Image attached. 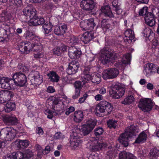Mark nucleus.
<instances>
[{
  "label": "nucleus",
  "mask_w": 159,
  "mask_h": 159,
  "mask_svg": "<svg viewBox=\"0 0 159 159\" xmlns=\"http://www.w3.org/2000/svg\"><path fill=\"white\" fill-rule=\"evenodd\" d=\"M43 44L37 43L32 45L30 43H23L19 45L18 49L20 51L24 53H28L33 49L34 51L39 52L43 48Z\"/></svg>",
  "instance_id": "nucleus-2"
},
{
  "label": "nucleus",
  "mask_w": 159,
  "mask_h": 159,
  "mask_svg": "<svg viewBox=\"0 0 159 159\" xmlns=\"http://www.w3.org/2000/svg\"><path fill=\"white\" fill-rule=\"evenodd\" d=\"M96 4L93 0H83L80 4L81 7L86 11H90L93 9Z\"/></svg>",
  "instance_id": "nucleus-13"
},
{
  "label": "nucleus",
  "mask_w": 159,
  "mask_h": 159,
  "mask_svg": "<svg viewBox=\"0 0 159 159\" xmlns=\"http://www.w3.org/2000/svg\"><path fill=\"white\" fill-rule=\"evenodd\" d=\"M147 139L146 134L143 131L140 133L134 142V143H140L144 142Z\"/></svg>",
  "instance_id": "nucleus-29"
},
{
  "label": "nucleus",
  "mask_w": 159,
  "mask_h": 159,
  "mask_svg": "<svg viewBox=\"0 0 159 159\" xmlns=\"http://www.w3.org/2000/svg\"><path fill=\"white\" fill-rule=\"evenodd\" d=\"M134 99L133 96L131 95L128 96L124 99V100L122 102V104L125 105L129 104L134 101Z\"/></svg>",
  "instance_id": "nucleus-42"
},
{
  "label": "nucleus",
  "mask_w": 159,
  "mask_h": 159,
  "mask_svg": "<svg viewBox=\"0 0 159 159\" xmlns=\"http://www.w3.org/2000/svg\"><path fill=\"white\" fill-rule=\"evenodd\" d=\"M79 63L75 61H72L69 64L66 70L67 73L71 75L76 73L79 67Z\"/></svg>",
  "instance_id": "nucleus-14"
},
{
  "label": "nucleus",
  "mask_w": 159,
  "mask_h": 159,
  "mask_svg": "<svg viewBox=\"0 0 159 159\" xmlns=\"http://www.w3.org/2000/svg\"><path fill=\"white\" fill-rule=\"evenodd\" d=\"M25 158H29L31 157L33 155V153L29 149L26 150L24 153Z\"/></svg>",
  "instance_id": "nucleus-53"
},
{
  "label": "nucleus",
  "mask_w": 159,
  "mask_h": 159,
  "mask_svg": "<svg viewBox=\"0 0 159 159\" xmlns=\"http://www.w3.org/2000/svg\"><path fill=\"white\" fill-rule=\"evenodd\" d=\"M34 34L32 32L29 30H27L24 33V36L27 39H31L34 37Z\"/></svg>",
  "instance_id": "nucleus-45"
},
{
  "label": "nucleus",
  "mask_w": 159,
  "mask_h": 159,
  "mask_svg": "<svg viewBox=\"0 0 159 159\" xmlns=\"http://www.w3.org/2000/svg\"><path fill=\"white\" fill-rule=\"evenodd\" d=\"M60 49V51H61V54L66 52L67 49V47L64 44L62 45L61 46L58 47Z\"/></svg>",
  "instance_id": "nucleus-62"
},
{
  "label": "nucleus",
  "mask_w": 159,
  "mask_h": 159,
  "mask_svg": "<svg viewBox=\"0 0 159 159\" xmlns=\"http://www.w3.org/2000/svg\"><path fill=\"white\" fill-rule=\"evenodd\" d=\"M139 132L138 127L131 125L128 127L125 131L120 134L118 139V140L125 147L129 144L128 140L133 136H136Z\"/></svg>",
  "instance_id": "nucleus-1"
},
{
  "label": "nucleus",
  "mask_w": 159,
  "mask_h": 159,
  "mask_svg": "<svg viewBox=\"0 0 159 159\" xmlns=\"http://www.w3.org/2000/svg\"><path fill=\"white\" fill-rule=\"evenodd\" d=\"M18 68H20V70L23 72H22L25 74L27 73L29 71V68L24 66H21L20 67L19 66Z\"/></svg>",
  "instance_id": "nucleus-60"
},
{
  "label": "nucleus",
  "mask_w": 159,
  "mask_h": 159,
  "mask_svg": "<svg viewBox=\"0 0 159 159\" xmlns=\"http://www.w3.org/2000/svg\"><path fill=\"white\" fill-rule=\"evenodd\" d=\"M156 70L155 65L152 63H148L144 66V73L148 77L153 75Z\"/></svg>",
  "instance_id": "nucleus-15"
},
{
  "label": "nucleus",
  "mask_w": 159,
  "mask_h": 159,
  "mask_svg": "<svg viewBox=\"0 0 159 159\" xmlns=\"http://www.w3.org/2000/svg\"><path fill=\"white\" fill-rule=\"evenodd\" d=\"M11 17V14L9 13H6L5 11L0 15V35H7V30L4 29L5 26L7 28H9V26L4 22L8 21Z\"/></svg>",
  "instance_id": "nucleus-8"
},
{
  "label": "nucleus",
  "mask_w": 159,
  "mask_h": 159,
  "mask_svg": "<svg viewBox=\"0 0 159 159\" xmlns=\"http://www.w3.org/2000/svg\"><path fill=\"white\" fill-rule=\"evenodd\" d=\"M30 143L27 140H19L17 141V147L19 148H27Z\"/></svg>",
  "instance_id": "nucleus-33"
},
{
  "label": "nucleus",
  "mask_w": 159,
  "mask_h": 159,
  "mask_svg": "<svg viewBox=\"0 0 159 159\" xmlns=\"http://www.w3.org/2000/svg\"><path fill=\"white\" fill-rule=\"evenodd\" d=\"M12 77L16 88V86L20 87L25 86L27 82L26 75L21 71L15 72L13 74Z\"/></svg>",
  "instance_id": "nucleus-6"
},
{
  "label": "nucleus",
  "mask_w": 159,
  "mask_h": 159,
  "mask_svg": "<svg viewBox=\"0 0 159 159\" xmlns=\"http://www.w3.org/2000/svg\"><path fill=\"white\" fill-rule=\"evenodd\" d=\"M125 89L119 83L113 84L111 86L110 94L112 98L118 99L122 97L124 94Z\"/></svg>",
  "instance_id": "nucleus-4"
},
{
  "label": "nucleus",
  "mask_w": 159,
  "mask_h": 159,
  "mask_svg": "<svg viewBox=\"0 0 159 159\" xmlns=\"http://www.w3.org/2000/svg\"><path fill=\"white\" fill-rule=\"evenodd\" d=\"M159 155V149L154 148L151 149L149 152V157L151 159H157Z\"/></svg>",
  "instance_id": "nucleus-32"
},
{
  "label": "nucleus",
  "mask_w": 159,
  "mask_h": 159,
  "mask_svg": "<svg viewBox=\"0 0 159 159\" xmlns=\"http://www.w3.org/2000/svg\"><path fill=\"white\" fill-rule=\"evenodd\" d=\"M107 146V144L106 142L99 140L97 142V144L93 146L92 148L93 151H95L105 149Z\"/></svg>",
  "instance_id": "nucleus-24"
},
{
  "label": "nucleus",
  "mask_w": 159,
  "mask_h": 159,
  "mask_svg": "<svg viewBox=\"0 0 159 159\" xmlns=\"http://www.w3.org/2000/svg\"><path fill=\"white\" fill-rule=\"evenodd\" d=\"M83 72L84 75H90L91 76L93 74L90 67L89 66L85 67Z\"/></svg>",
  "instance_id": "nucleus-55"
},
{
  "label": "nucleus",
  "mask_w": 159,
  "mask_h": 159,
  "mask_svg": "<svg viewBox=\"0 0 159 159\" xmlns=\"http://www.w3.org/2000/svg\"><path fill=\"white\" fill-rule=\"evenodd\" d=\"M68 39L69 43H71V45L78 44L79 42L78 38L73 35H69L68 37Z\"/></svg>",
  "instance_id": "nucleus-36"
},
{
  "label": "nucleus",
  "mask_w": 159,
  "mask_h": 159,
  "mask_svg": "<svg viewBox=\"0 0 159 159\" xmlns=\"http://www.w3.org/2000/svg\"><path fill=\"white\" fill-rule=\"evenodd\" d=\"M31 84L35 86L40 84L43 82V76L40 75L38 71H33L28 76Z\"/></svg>",
  "instance_id": "nucleus-9"
},
{
  "label": "nucleus",
  "mask_w": 159,
  "mask_h": 159,
  "mask_svg": "<svg viewBox=\"0 0 159 159\" xmlns=\"http://www.w3.org/2000/svg\"><path fill=\"white\" fill-rule=\"evenodd\" d=\"M7 90H2L0 91V103H4L3 98Z\"/></svg>",
  "instance_id": "nucleus-57"
},
{
  "label": "nucleus",
  "mask_w": 159,
  "mask_h": 159,
  "mask_svg": "<svg viewBox=\"0 0 159 159\" xmlns=\"http://www.w3.org/2000/svg\"><path fill=\"white\" fill-rule=\"evenodd\" d=\"M9 2L11 5H14L17 7L22 3L21 0H9Z\"/></svg>",
  "instance_id": "nucleus-51"
},
{
  "label": "nucleus",
  "mask_w": 159,
  "mask_h": 159,
  "mask_svg": "<svg viewBox=\"0 0 159 159\" xmlns=\"http://www.w3.org/2000/svg\"><path fill=\"white\" fill-rule=\"evenodd\" d=\"M111 79L115 78L119 74V70L116 68L108 69Z\"/></svg>",
  "instance_id": "nucleus-41"
},
{
  "label": "nucleus",
  "mask_w": 159,
  "mask_h": 159,
  "mask_svg": "<svg viewBox=\"0 0 159 159\" xmlns=\"http://www.w3.org/2000/svg\"><path fill=\"white\" fill-rule=\"evenodd\" d=\"M43 32L45 34H48L52 30L53 25L50 22H46L42 26Z\"/></svg>",
  "instance_id": "nucleus-31"
},
{
  "label": "nucleus",
  "mask_w": 159,
  "mask_h": 159,
  "mask_svg": "<svg viewBox=\"0 0 159 159\" xmlns=\"http://www.w3.org/2000/svg\"><path fill=\"white\" fill-rule=\"evenodd\" d=\"M100 61L103 64H106L113 61L117 58V54L112 52L106 48H103L101 51Z\"/></svg>",
  "instance_id": "nucleus-3"
},
{
  "label": "nucleus",
  "mask_w": 159,
  "mask_h": 159,
  "mask_svg": "<svg viewBox=\"0 0 159 159\" xmlns=\"http://www.w3.org/2000/svg\"><path fill=\"white\" fill-rule=\"evenodd\" d=\"M124 34L126 37L130 38L131 39H134V33L133 31L130 29L127 30L125 32Z\"/></svg>",
  "instance_id": "nucleus-43"
},
{
  "label": "nucleus",
  "mask_w": 159,
  "mask_h": 159,
  "mask_svg": "<svg viewBox=\"0 0 159 159\" xmlns=\"http://www.w3.org/2000/svg\"><path fill=\"white\" fill-rule=\"evenodd\" d=\"M91 76L92 78L91 80L93 83L97 84L100 83L101 80L100 74L97 73H93Z\"/></svg>",
  "instance_id": "nucleus-38"
},
{
  "label": "nucleus",
  "mask_w": 159,
  "mask_h": 159,
  "mask_svg": "<svg viewBox=\"0 0 159 159\" xmlns=\"http://www.w3.org/2000/svg\"><path fill=\"white\" fill-rule=\"evenodd\" d=\"M45 22V20L43 18L38 17L36 15L34 19L30 20L29 24L30 25L35 26L44 25Z\"/></svg>",
  "instance_id": "nucleus-21"
},
{
  "label": "nucleus",
  "mask_w": 159,
  "mask_h": 159,
  "mask_svg": "<svg viewBox=\"0 0 159 159\" xmlns=\"http://www.w3.org/2000/svg\"><path fill=\"white\" fill-rule=\"evenodd\" d=\"M47 76L50 81L52 82L57 83L59 81L60 77L55 71H49L48 74Z\"/></svg>",
  "instance_id": "nucleus-27"
},
{
  "label": "nucleus",
  "mask_w": 159,
  "mask_h": 159,
  "mask_svg": "<svg viewBox=\"0 0 159 159\" xmlns=\"http://www.w3.org/2000/svg\"><path fill=\"white\" fill-rule=\"evenodd\" d=\"M151 30L149 28H146L143 30L142 32L143 34V36L145 37H149L151 34Z\"/></svg>",
  "instance_id": "nucleus-52"
},
{
  "label": "nucleus",
  "mask_w": 159,
  "mask_h": 159,
  "mask_svg": "<svg viewBox=\"0 0 159 159\" xmlns=\"http://www.w3.org/2000/svg\"><path fill=\"white\" fill-rule=\"evenodd\" d=\"M80 91L77 89L75 90V93L72 96V98L73 99H76L78 98L80 96Z\"/></svg>",
  "instance_id": "nucleus-63"
},
{
  "label": "nucleus",
  "mask_w": 159,
  "mask_h": 159,
  "mask_svg": "<svg viewBox=\"0 0 159 159\" xmlns=\"http://www.w3.org/2000/svg\"><path fill=\"white\" fill-rule=\"evenodd\" d=\"M95 25L94 20L93 18L82 21L80 23V27L83 30H91L93 29Z\"/></svg>",
  "instance_id": "nucleus-12"
},
{
  "label": "nucleus",
  "mask_w": 159,
  "mask_h": 159,
  "mask_svg": "<svg viewBox=\"0 0 159 159\" xmlns=\"http://www.w3.org/2000/svg\"><path fill=\"white\" fill-rule=\"evenodd\" d=\"M153 105L150 99L145 98L140 100L139 107L144 112H148L152 110Z\"/></svg>",
  "instance_id": "nucleus-10"
},
{
  "label": "nucleus",
  "mask_w": 159,
  "mask_h": 159,
  "mask_svg": "<svg viewBox=\"0 0 159 159\" xmlns=\"http://www.w3.org/2000/svg\"><path fill=\"white\" fill-rule=\"evenodd\" d=\"M84 118L83 112L80 110L76 111L74 114L73 120L76 123H80L83 120Z\"/></svg>",
  "instance_id": "nucleus-26"
},
{
  "label": "nucleus",
  "mask_w": 159,
  "mask_h": 159,
  "mask_svg": "<svg viewBox=\"0 0 159 159\" xmlns=\"http://www.w3.org/2000/svg\"><path fill=\"white\" fill-rule=\"evenodd\" d=\"M96 123V121L94 119H90L86 121L85 125H87L88 127L93 130L95 126Z\"/></svg>",
  "instance_id": "nucleus-39"
},
{
  "label": "nucleus",
  "mask_w": 159,
  "mask_h": 159,
  "mask_svg": "<svg viewBox=\"0 0 159 159\" xmlns=\"http://www.w3.org/2000/svg\"><path fill=\"white\" fill-rule=\"evenodd\" d=\"M155 16L152 14L151 12H148L144 17L146 23L150 27H153L155 25Z\"/></svg>",
  "instance_id": "nucleus-18"
},
{
  "label": "nucleus",
  "mask_w": 159,
  "mask_h": 159,
  "mask_svg": "<svg viewBox=\"0 0 159 159\" xmlns=\"http://www.w3.org/2000/svg\"><path fill=\"white\" fill-rule=\"evenodd\" d=\"M102 77L104 79H111L109 69L104 70L102 73Z\"/></svg>",
  "instance_id": "nucleus-47"
},
{
  "label": "nucleus",
  "mask_w": 159,
  "mask_h": 159,
  "mask_svg": "<svg viewBox=\"0 0 159 159\" xmlns=\"http://www.w3.org/2000/svg\"><path fill=\"white\" fill-rule=\"evenodd\" d=\"M92 130V129L85 124L82 125L80 129L81 134L84 136L86 135L89 134Z\"/></svg>",
  "instance_id": "nucleus-35"
},
{
  "label": "nucleus",
  "mask_w": 159,
  "mask_h": 159,
  "mask_svg": "<svg viewBox=\"0 0 159 159\" xmlns=\"http://www.w3.org/2000/svg\"><path fill=\"white\" fill-rule=\"evenodd\" d=\"M149 12H148V8L145 7L140 9L139 11V14L140 16H146V14Z\"/></svg>",
  "instance_id": "nucleus-48"
},
{
  "label": "nucleus",
  "mask_w": 159,
  "mask_h": 159,
  "mask_svg": "<svg viewBox=\"0 0 159 159\" xmlns=\"http://www.w3.org/2000/svg\"><path fill=\"white\" fill-rule=\"evenodd\" d=\"M80 137L75 135L70 138V146L72 149H75L77 148L80 142Z\"/></svg>",
  "instance_id": "nucleus-25"
},
{
  "label": "nucleus",
  "mask_w": 159,
  "mask_h": 159,
  "mask_svg": "<svg viewBox=\"0 0 159 159\" xmlns=\"http://www.w3.org/2000/svg\"><path fill=\"white\" fill-rule=\"evenodd\" d=\"M119 156V159H137L136 157L133 154L129 152H126L125 151L120 152Z\"/></svg>",
  "instance_id": "nucleus-28"
},
{
  "label": "nucleus",
  "mask_w": 159,
  "mask_h": 159,
  "mask_svg": "<svg viewBox=\"0 0 159 159\" xmlns=\"http://www.w3.org/2000/svg\"><path fill=\"white\" fill-rule=\"evenodd\" d=\"M74 85L75 90L78 89L80 91L81 90L83 86L81 81H76L74 83Z\"/></svg>",
  "instance_id": "nucleus-56"
},
{
  "label": "nucleus",
  "mask_w": 159,
  "mask_h": 159,
  "mask_svg": "<svg viewBox=\"0 0 159 159\" xmlns=\"http://www.w3.org/2000/svg\"><path fill=\"white\" fill-rule=\"evenodd\" d=\"M151 13L153 14V15L155 16V15H157L159 16V8L157 7H156L152 9Z\"/></svg>",
  "instance_id": "nucleus-58"
},
{
  "label": "nucleus",
  "mask_w": 159,
  "mask_h": 159,
  "mask_svg": "<svg viewBox=\"0 0 159 159\" xmlns=\"http://www.w3.org/2000/svg\"><path fill=\"white\" fill-rule=\"evenodd\" d=\"M15 104L14 102H8L6 104L4 111L6 112L9 113L13 110L15 108Z\"/></svg>",
  "instance_id": "nucleus-34"
},
{
  "label": "nucleus",
  "mask_w": 159,
  "mask_h": 159,
  "mask_svg": "<svg viewBox=\"0 0 159 159\" xmlns=\"http://www.w3.org/2000/svg\"><path fill=\"white\" fill-rule=\"evenodd\" d=\"M16 135L15 131L11 128L6 127L1 129L0 132L1 139L6 141L12 140Z\"/></svg>",
  "instance_id": "nucleus-7"
},
{
  "label": "nucleus",
  "mask_w": 159,
  "mask_h": 159,
  "mask_svg": "<svg viewBox=\"0 0 159 159\" xmlns=\"http://www.w3.org/2000/svg\"><path fill=\"white\" fill-rule=\"evenodd\" d=\"M60 51V49L58 47L54 48L53 50V52L54 54L59 56L61 54V53Z\"/></svg>",
  "instance_id": "nucleus-64"
},
{
  "label": "nucleus",
  "mask_w": 159,
  "mask_h": 159,
  "mask_svg": "<svg viewBox=\"0 0 159 159\" xmlns=\"http://www.w3.org/2000/svg\"><path fill=\"white\" fill-rule=\"evenodd\" d=\"M2 88L9 90H13L16 88L13 79L8 77H3L0 80Z\"/></svg>",
  "instance_id": "nucleus-11"
},
{
  "label": "nucleus",
  "mask_w": 159,
  "mask_h": 159,
  "mask_svg": "<svg viewBox=\"0 0 159 159\" xmlns=\"http://www.w3.org/2000/svg\"><path fill=\"white\" fill-rule=\"evenodd\" d=\"M81 53V52L74 46H71L69 49V56L71 59H75L79 57Z\"/></svg>",
  "instance_id": "nucleus-17"
},
{
  "label": "nucleus",
  "mask_w": 159,
  "mask_h": 159,
  "mask_svg": "<svg viewBox=\"0 0 159 159\" xmlns=\"http://www.w3.org/2000/svg\"><path fill=\"white\" fill-rule=\"evenodd\" d=\"M113 9L115 11L117 15H120L122 12V10L120 7V3L118 0H114L112 2Z\"/></svg>",
  "instance_id": "nucleus-30"
},
{
  "label": "nucleus",
  "mask_w": 159,
  "mask_h": 159,
  "mask_svg": "<svg viewBox=\"0 0 159 159\" xmlns=\"http://www.w3.org/2000/svg\"><path fill=\"white\" fill-rule=\"evenodd\" d=\"M66 25L65 24L56 26L54 30L55 34L57 35H61L64 34L67 30Z\"/></svg>",
  "instance_id": "nucleus-23"
},
{
  "label": "nucleus",
  "mask_w": 159,
  "mask_h": 159,
  "mask_svg": "<svg viewBox=\"0 0 159 159\" xmlns=\"http://www.w3.org/2000/svg\"><path fill=\"white\" fill-rule=\"evenodd\" d=\"M3 121L8 125H16L17 122V119L13 115H7L3 117Z\"/></svg>",
  "instance_id": "nucleus-20"
},
{
  "label": "nucleus",
  "mask_w": 159,
  "mask_h": 159,
  "mask_svg": "<svg viewBox=\"0 0 159 159\" xmlns=\"http://www.w3.org/2000/svg\"><path fill=\"white\" fill-rule=\"evenodd\" d=\"M94 37L93 31L87 32L82 35L80 38V39L84 44H87L93 39Z\"/></svg>",
  "instance_id": "nucleus-19"
},
{
  "label": "nucleus",
  "mask_w": 159,
  "mask_h": 159,
  "mask_svg": "<svg viewBox=\"0 0 159 159\" xmlns=\"http://www.w3.org/2000/svg\"><path fill=\"white\" fill-rule=\"evenodd\" d=\"M117 121L113 120H110L108 121L107 123L108 126L110 128H115L116 127Z\"/></svg>",
  "instance_id": "nucleus-50"
},
{
  "label": "nucleus",
  "mask_w": 159,
  "mask_h": 159,
  "mask_svg": "<svg viewBox=\"0 0 159 159\" xmlns=\"http://www.w3.org/2000/svg\"><path fill=\"white\" fill-rule=\"evenodd\" d=\"M115 155V151L112 149L111 150H109L107 152V155L106 156L107 159H112Z\"/></svg>",
  "instance_id": "nucleus-46"
},
{
  "label": "nucleus",
  "mask_w": 159,
  "mask_h": 159,
  "mask_svg": "<svg viewBox=\"0 0 159 159\" xmlns=\"http://www.w3.org/2000/svg\"><path fill=\"white\" fill-rule=\"evenodd\" d=\"M112 109L111 104L108 102L103 101L97 105L96 108V113L97 115L101 113L106 114L110 113Z\"/></svg>",
  "instance_id": "nucleus-5"
},
{
  "label": "nucleus",
  "mask_w": 159,
  "mask_h": 159,
  "mask_svg": "<svg viewBox=\"0 0 159 159\" xmlns=\"http://www.w3.org/2000/svg\"><path fill=\"white\" fill-rule=\"evenodd\" d=\"M23 13L27 19H30V20L34 19L36 15L35 10L29 7H26L23 9Z\"/></svg>",
  "instance_id": "nucleus-16"
},
{
  "label": "nucleus",
  "mask_w": 159,
  "mask_h": 159,
  "mask_svg": "<svg viewBox=\"0 0 159 159\" xmlns=\"http://www.w3.org/2000/svg\"><path fill=\"white\" fill-rule=\"evenodd\" d=\"M88 96V95L87 94L85 93L84 94L83 96L82 97H81L79 98V102L80 104L82 103H84L85 100L87 98Z\"/></svg>",
  "instance_id": "nucleus-59"
},
{
  "label": "nucleus",
  "mask_w": 159,
  "mask_h": 159,
  "mask_svg": "<svg viewBox=\"0 0 159 159\" xmlns=\"http://www.w3.org/2000/svg\"><path fill=\"white\" fill-rule=\"evenodd\" d=\"M75 110V108L72 106L66 109L65 112V114L68 115L71 113L73 112Z\"/></svg>",
  "instance_id": "nucleus-61"
},
{
  "label": "nucleus",
  "mask_w": 159,
  "mask_h": 159,
  "mask_svg": "<svg viewBox=\"0 0 159 159\" xmlns=\"http://www.w3.org/2000/svg\"><path fill=\"white\" fill-rule=\"evenodd\" d=\"M84 75V76L81 77V81L83 83V84L88 83L91 80L92 78V76L90 75Z\"/></svg>",
  "instance_id": "nucleus-49"
},
{
  "label": "nucleus",
  "mask_w": 159,
  "mask_h": 159,
  "mask_svg": "<svg viewBox=\"0 0 159 159\" xmlns=\"http://www.w3.org/2000/svg\"><path fill=\"white\" fill-rule=\"evenodd\" d=\"M13 96L14 93L12 92L7 90L3 98L4 103L9 101Z\"/></svg>",
  "instance_id": "nucleus-40"
},
{
  "label": "nucleus",
  "mask_w": 159,
  "mask_h": 159,
  "mask_svg": "<svg viewBox=\"0 0 159 159\" xmlns=\"http://www.w3.org/2000/svg\"><path fill=\"white\" fill-rule=\"evenodd\" d=\"M14 159H23L25 158L24 153L20 152L12 153Z\"/></svg>",
  "instance_id": "nucleus-44"
},
{
  "label": "nucleus",
  "mask_w": 159,
  "mask_h": 159,
  "mask_svg": "<svg viewBox=\"0 0 159 159\" xmlns=\"http://www.w3.org/2000/svg\"><path fill=\"white\" fill-rule=\"evenodd\" d=\"M104 132V130L102 127L96 128L94 130V134L96 136L101 135Z\"/></svg>",
  "instance_id": "nucleus-54"
},
{
  "label": "nucleus",
  "mask_w": 159,
  "mask_h": 159,
  "mask_svg": "<svg viewBox=\"0 0 159 159\" xmlns=\"http://www.w3.org/2000/svg\"><path fill=\"white\" fill-rule=\"evenodd\" d=\"M101 26L103 30L106 31L107 29L112 30V27H110V22L105 20H103L101 21Z\"/></svg>",
  "instance_id": "nucleus-37"
},
{
  "label": "nucleus",
  "mask_w": 159,
  "mask_h": 159,
  "mask_svg": "<svg viewBox=\"0 0 159 159\" xmlns=\"http://www.w3.org/2000/svg\"><path fill=\"white\" fill-rule=\"evenodd\" d=\"M101 13L106 17H113V15L112 13L109 5L102 6L100 9Z\"/></svg>",
  "instance_id": "nucleus-22"
}]
</instances>
